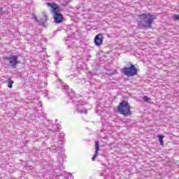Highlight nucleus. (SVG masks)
I'll return each mask as SVG.
<instances>
[{
  "label": "nucleus",
  "instance_id": "6",
  "mask_svg": "<svg viewBox=\"0 0 179 179\" xmlns=\"http://www.w3.org/2000/svg\"><path fill=\"white\" fill-rule=\"evenodd\" d=\"M103 41H104V36H103V34H98L95 36L94 39V43L96 47H100L101 45H103Z\"/></svg>",
  "mask_w": 179,
  "mask_h": 179
},
{
  "label": "nucleus",
  "instance_id": "7",
  "mask_svg": "<svg viewBox=\"0 0 179 179\" xmlns=\"http://www.w3.org/2000/svg\"><path fill=\"white\" fill-rule=\"evenodd\" d=\"M53 19L55 23H57V24L59 23H62L64 20V15L61 14V13H56V14H53Z\"/></svg>",
  "mask_w": 179,
  "mask_h": 179
},
{
  "label": "nucleus",
  "instance_id": "4",
  "mask_svg": "<svg viewBox=\"0 0 179 179\" xmlns=\"http://www.w3.org/2000/svg\"><path fill=\"white\" fill-rule=\"evenodd\" d=\"M121 71L125 76H127V78L138 75V69L135 67V65L132 64V63H130L129 67L124 66Z\"/></svg>",
  "mask_w": 179,
  "mask_h": 179
},
{
  "label": "nucleus",
  "instance_id": "5",
  "mask_svg": "<svg viewBox=\"0 0 179 179\" xmlns=\"http://www.w3.org/2000/svg\"><path fill=\"white\" fill-rule=\"evenodd\" d=\"M47 6L50 8V11L52 13V15L59 13L60 12L59 5L57 4L56 3H47Z\"/></svg>",
  "mask_w": 179,
  "mask_h": 179
},
{
  "label": "nucleus",
  "instance_id": "1",
  "mask_svg": "<svg viewBox=\"0 0 179 179\" xmlns=\"http://www.w3.org/2000/svg\"><path fill=\"white\" fill-rule=\"evenodd\" d=\"M138 17L143 21H138V24L139 27L144 29H152L153 21L156 19V15L151 13L139 14Z\"/></svg>",
  "mask_w": 179,
  "mask_h": 179
},
{
  "label": "nucleus",
  "instance_id": "3",
  "mask_svg": "<svg viewBox=\"0 0 179 179\" xmlns=\"http://www.w3.org/2000/svg\"><path fill=\"white\" fill-rule=\"evenodd\" d=\"M7 61H8V64L10 68L15 69L17 68L18 64H22V65H24V58L20 55H13L10 57L6 58Z\"/></svg>",
  "mask_w": 179,
  "mask_h": 179
},
{
  "label": "nucleus",
  "instance_id": "9",
  "mask_svg": "<svg viewBox=\"0 0 179 179\" xmlns=\"http://www.w3.org/2000/svg\"><path fill=\"white\" fill-rule=\"evenodd\" d=\"M99 150H100V143L99 141H95V153L92 158V162H94L99 156Z\"/></svg>",
  "mask_w": 179,
  "mask_h": 179
},
{
  "label": "nucleus",
  "instance_id": "8",
  "mask_svg": "<svg viewBox=\"0 0 179 179\" xmlns=\"http://www.w3.org/2000/svg\"><path fill=\"white\" fill-rule=\"evenodd\" d=\"M36 20H37V22H38V23H40V24H44L45 22H47V15L44 13H42L38 18L35 17Z\"/></svg>",
  "mask_w": 179,
  "mask_h": 179
},
{
  "label": "nucleus",
  "instance_id": "12",
  "mask_svg": "<svg viewBox=\"0 0 179 179\" xmlns=\"http://www.w3.org/2000/svg\"><path fill=\"white\" fill-rule=\"evenodd\" d=\"M143 99L144 100V101H145L146 103H149V101L150 100V98L148 97V96H144Z\"/></svg>",
  "mask_w": 179,
  "mask_h": 179
},
{
  "label": "nucleus",
  "instance_id": "11",
  "mask_svg": "<svg viewBox=\"0 0 179 179\" xmlns=\"http://www.w3.org/2000/svg\"><path fill=\"white\" fill-rule=\"evenodd\" d=\"M8 87H9L10 89H12L13 86V80H12L10 78H8Z\"/></svg>",
  "mask_w": 179,
  "mask_h": 179
},
{
  "label": "nucleus",
  "instance_id": "10",
  "mask_svg": "<svg viewBox=\"0 0 179 179\" xmlns=\"http://www.w3.org/2000/svg\"><path fill=\"white\" fill-rule=\"evenodd\" d=\"M164 138V136L163 135H158V138L160 142V144L162 146H164V141H163V138Z\"/></svg>",
  "mask_w": 179,
  "mask_h": 179
},
{
  "label": "nucleus",
  "instance_id": "2",
  "mask_svg": "<svg viewBox=\"0 0 179 179\" xmlns=\"http://www.w3.org/2000/svg\"><path fill=\"white\" fill-rule=\"evenodd\" d=\"M117 111L124 117H128L132 115V111H131V105L128 102V100L124 99L120 102L117 106Z\"/></svg>",
  "mask_w": 179,
  "mask_h": 179
},
{
  "label": "nucleus",
  "instance_id": "13",
  "mask_svg": "<svg viewBox=\"0 0 179 179\" xmlns=\"http://www.w3.org/2000/svg\"><path fill=\"white\" fill-rule=\"evenodd\" d=\"M174 20H179V14L173 16Z\"/></svg>",
  "mask_w": 179,
  "mask_h": 179
}]
</instances>
